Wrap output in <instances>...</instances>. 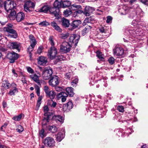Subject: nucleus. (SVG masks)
<instances>
[{
  "label": "nucleus",
  "mask_w": 148,
  "mask_h": 148,
  "mask_svg": "<svg viewBox=\"0 0 148 148\" xmlns=\"http://www.w3.org/2000/svg\"><path fill=\"white\" fill-rule=\"evenodd\" d=\"M78 79L77 78H75L71 82V85L73 86H75L76 84L78 82Z\"/></svg>",
  "instance_id": "obj_59"
},
{
  "label": "nucleus",
  "mask_w": 148,
  "mask_h": 148,
  "mask_svg": "<svg viewBox=\"0 0 148 148\" xmlns=\"http://www.w3.org/2000/svg\"><path fill=\"white\" fill-rule=\"evenodd\" d=\"M7 57L10 60V63H13L15 62V60L18 59V57L17 54L14 52H12L8 53Z\"/></svg>",
  "instance_id": "obj_11"
},
{
  "label": "nucleus",
  "mask_w": 148,
  "mask_h": 148,
  "mask_svg": "<svg viewBox=\"0 0 148 148\" xmlns=\"http://www.w3.org/2000/svg\"><path fill=\"white\" fill-rule=\"evenodd\" d=\"M23 130V128L21 125H18L17 128L16 129V131L19 133L22 132Z\"/></svg>",
  "instance_id": "obj_51"
},
{
  "label": "nucleus",
  "mask_w": 148,
  "mask_h": 148,
  "mask_svg": "<svg viewBox=\"0 0 148 148\" xmlns=\"http://www.w3.org/2000/svg\"><path fill=\"white\" fill-rule=\"evenodd\" d=\"M16 85L14 83H12V89H10L8 94L10 95H14L18 92V88L16 87Z\"/></svg>",
  "instance_id": "obj_15"
},
{
  "label": "nucleus",
  "mask_w": 148,
  "mask_h": 148,
  "mask_svg": "<svg viewBox=\"0 0 148 148\" xmlns=\"http://www.w3.org/2000/svg\"><path fill=\"white\" fill-rule=\"evenodd\" d=\"M92 28V26L90 25L86 26V27L82 31V35L83 36L85 35L87 33H88L90 30Z\"/></svg>",
  "instance_id": "obj_27"
},
{
  "label": "nucleus",
  "mask_w": 148,
  "mask_h": 148,
  "mask_svg": "<svg viewBox=\"0 0 148 148\" xmlns=\"http://www.w3.org/2000/svg\"><path fill=\"white\" fill-rule=\"evenodd\" d=\"M44 132L45 131L43 129H42L39 131V134L40 136L42 138H43L46 136V134Z\"/></svg>",
  "instance_id": "obj_48"
},
{
  "label": "nucleus",
  "mask_w": 148,
  "mask_h": 148,
  "mask_svg": "<svg viewBox=\"0 0 148 148\" xmlns=\"http://www.w3.org/2000/svg\"><path fill=\"white\" fill-rule=\"evenodd\" d=\"M66 91L69 96L73 97L74 95L73 88L71 87H69L66 88Z\"/></svg>",
  "instance_id": "obj_33"
},
{
  "label": "nucleus",
  "mask_w": 148,
  "mask_h": 148,
  "mask_svg": "<svg viewBox=\"0 0 148 148\" xmlns=\"http://www.w3.org/2000/svg\"><path fill=\"white\" fill-rule=\"evenodd\" d=\"M64 134L62 132H59L56 136V140L59 142H60L64 138Z\"/></svg>",
  "instance_id": "obj_30"
},
{
  "label": "nucleus",
  "mask_w": 148,
  "mask_h": 148,
  "mask_svg": "<svg viewBox=\"0 0 148 148\" xmlns=\"http://www.w3.org/2000/svg\"><path fill=\"white\" fill-rule=\"evenodd\" d=\"M42 96L39 97L38 98V100H37V103L36 104V110H38L39 108V107L40 104H41V101L42 99Z\"/></svg>",
  "instance_id": "obj_42"
},
{
  "label": "nucleus",
  "mask_w": 148,
  "mask_h": 148,
  "mask_svg": "<svg viewBox=\"0 0 148 148\" xmlns=\"http://www.w3.org/2000/svg\"><path fill=\"white\" fill-rule=\"evenodd\" d=\"M71 47L68 42H63L60 45V50L62 53H66L70 51Z\"/></svg>",
  "instance_id": "obj_6"
},
{
  "label": "nucleus",
  "mask_w": 148,
  "mask_h": 148,
  "mask_svg": "<svg viewBox=\"0 0 148 148\" xmlns=\"http://www.w3.org/2000/svg\"><path fill=\"white\" fill-rule=\"evenodd\" d=\"M112 20V18L111 16H108L107 17L106 22L107 23H110L111 22Z\"/></svg>",
  "instance_id": "obj_63"
},
{
  "label": "nucleus",
  "mask_w": 148,
  "mask_h": 148,
  "mask_svg": "<svg viewBox=\"0 0 148 148\" xmlns=\"http://www.w3.org/2000/svg\"><path fill=\"white\" fill-rule=\"evenodd\" d=\"M35 6L34 3L30 1L25 2L24 4V8L25 11L26 12H29L31 11V9Z\"/></svg>",
  "instance_id": "obj_10"
},
{
  "label": "nucleus",
  "mask_w": 148,
  "mask_h": 148,
  "mask_svg": "<svg viewBox=\"0 0 148 148\" xmlns=\"http://www.w3.org/2000/svg\"><path fill=\"white\" fill-rule=\"evenodd\" d=\"M43 142L45 146L49 147L53 146L55 143L53 138L51 137H47L44 139Z\"/></svg>",
  "instance_id": "obj_5"
},
{
  "label": "nucleus",
  "mask_w": 148,
  "mask_h": 148,
  "mask_svg": "<svg viewBox=\"0 0 148 148\" xmlns=\"http://www.w3.org/2000/svg\"><path fill=\"white\" fill-rule=\"evenodd\" d=\"M71 2L69 1H62V7L66 8L69 7L70 5Z\"/></svg>",
  "instance_id": "obj_34"
},
{
  "label": "nucleus",
  "mask_w": 148,
  "mask_h": 148,
  "mask_svg": "<svg viewBox=\"0 0 148 148\" xmlns=\"http://www.w3.org/2000/svg\"><path fill=\"white\" fill-rule=\"evenodd\" d=\"M27 72L31 74H33L34 73V70L29 66H27L26 67Z\"/></svg>",
  "instance_id": "obj_53"
},
{
  "label": "nucleus",
  "mask_w": 148,
  "mask_h": 148,
  "mask_svg": "<svg viewBox=\"0 0 148 148\" xmlns=\"http://www.w3.org/2000/svg\"><path fill=\"white\" fill-rule=\"evenodd\" d=\"M62 25L65 27H68L69 25V21L63 18L62 19Z\"/></svg>",
  "instance_id": "obj_31"
},
{
  "label": "nucleus",
  "mask_w": 148,
  "mask_h": 148,
  "mask_svg": "<svg viewBox=\"0 0 148 148\" xmlns=\"http://www.w3.org/2000/svg\"><path fill=\"white\" fill-rule=\"evenodd\" d=\"M22 117V114H20L18 116H14L12 118V119L15 121H20Z\"/></svg>",
  "instance_id": "obj_49"
},
{
  "label": "nucleus",
  "mask_w": 148,
  "mask_h": 148,
  "mask_svg": "<svg viewBox=\"0 0 148 148\" xmlns=\"http://www.w3.org/2000/svg\"><path fill=\"white\" fill-rule=\"evenodd\" d=\"M52 73V69L49 67L47 68L43 71L42 77L44 79L47 80L50 77Z\"/></svg>",
  "instance_id": "obj_9"
},
{
  "label": "nucleus",
  "mask_w": 148,
  "mask_h": 148,
  "mask_svg": "<svg viewBox=\"0 0 148 148\" xmlns=\"http://www.w3.org/2000/svg\"><path fill=\"white\" fill-rule=\"evenodd\" d=\"M90 18L87 17L84 20V22L82 23L83 25L84 26L86 25V23H90Z\"/></svg>",
  "instance_id": "obj_52"
},
{
  "label": "nucleus",
  "mask_w": 148,
  "mask_h": 148,
  "mask_svg": "<svg viewBox=\"0 0 148 148\" xmlns=\"http://www.w3.org/2000/svg\"><path fill=\"white\" fill-rule=\"evenodd\" d=\"M10 34H12L8 35V36L9 37L14 38H16L17 37V34L15 31L12 32Z\"/></svg>",
  "instance_id": "obj_44"
},
{
  "label": "nucleus",
  "mask_w": 148,
  "mask_h": 148,
  "mask_svg": "<svg viewBox=\"0 0 148 148\" xmlns=\"http://www.w3.org/2000/svg\"><path fill=\"white\" fill-rule=\"evenodd\" d=\"M44 90L47 97L51 99L54 98L56 94L54 91L50 90L49 87L47 86H44Z\"/></svg>",
  "instance_id": "obj_8"
},
{
  "label": "nucleus",
  "mask_w": 148,
  "mask_h": 148,
  "mask_svg": "<svg viewBox=\"0 0 148 148\" xmlns=\"http://www.w3.org/2000/svg\"><path fill=\"white\" fill-rule=\"evenodd\" d=\"M2 86L5 88L8 89L12 86V84L9 83L7 80H5L3 82Z\"/></svg>",
  "instance_id": "obj_32"
},
{
  "label": "nucleus",
  "mask_w": 148,
  "mask_h": 148,
  "mask_svg": "<svg viewBox=\"0 0 148 148\" xmlns=\"http://www.w3.org/2000/svg\"><path fill=\"white\" fill-rule=\"evenodd\" d=\"M34 47L32 45H30L29 46L28 49V52L29 53V54H30V56H31V52L32 51L34 48Z\"/></svg>",
  "instance_id": "obj_56"
},
{
  "label": "nucleus",
  "mask_w": 148,
  "mask_h": 148,
  "mask_svg": "<svg viewBox=\"0 0 148 148\" xmlns=\"http://www.w3.org/2000/svg\"><path fill=\"white\" fill-rule=\"evenodd\" d=\"M97 55L98 58L101 60H103L104 59V56L100 51H97Z\"/></svg>",
  "instance_id": "obj_40"
},
{
  "label": "nucleus",
  "mask_w": 148,
  "mask_h": 148,
  "mask_svg": "<svg viewBox=\"0 0 148 148\" xmlns=\"http://www.w3.org/2000/svg\"><path fill=\"white\" fill-rule=\"evenodd\" d=\"M49 130L51 132L54 133L57 131V129L56 126L53 125L49 126Z\"/></svg>",
  "instance_id": "obj_39"
},
{
  "label": "nucleus",
  "mask_w": 148,
  "mask_h": 148,
  "mask_svg": "<svg viewBox=\"0 0 148 148\" xmlns=\"http://www.w3.org/2000/svg\"><path fill=\"white\" fill-rule=\"evenodd\" d=\"M79 38L80 36L79 35L75 34H72L70 37L68 43L71 47L76 46L79 40Z\"/></svg>",
  "instance_id": "obj_2"
},
{
  "label": "nucleus",
  "mask_w": 148,
  "mask_h": 148,
  "mask_svg": "<svg viewBox=\"0 0 148 148\" xmlns=\"http://www.w3.org/2000/svg\"><path fill=\"white\" fill-rule=\"evenodd\" d=\"M57 54L56 48L54 47H51L48 50L47 56L50 59L53 60L56 58Z\"/></svg>",
  "instance_id": "obj_7"
},
{
  "label": "nucleus",
  "mask_w": 148,
  "mask_h": 148,
  "mask_svg": "<svg viewBox=\"0 0 148 148\" xmlns=\"http://www.w3.org/2000/svg\"><path fill=\"white\" fill-rule=\"evenodd\" d=\"M53 6L58 9L61 7H62V0H56L54 3Z\"/></svg>",
  "instance_id": "obj_28"
},
{
  "label": "nucleus",
  "mask_w": 148,
  "mask_h": 148,
  "mask_svg": "<svg viewBox=\"0 0 148 148\" xmlns=\"http://www.w3.org/2000/svg\"><path fill=\"white\" fill-rule=\"evenodd\" d=\"M43 47L42 46H40L38 49L37 53L39 54H40L42 52Z\"/></svg>",
  "instance_id": "obj_64"
},
{
  "label": "nucleus",
  "mask_w": 148,
  "mask_h": 148,
  "mask_svg": "<svg viewBox=\"0 0 148 148\" xmlns=\"http://www.w3.org/2000/svg\"><path fill=\"white\" fill-rule=\"evenodd\" d=\"M124 1L125 2L131 4L136 3L137 2V0H124Z\"/></svg>",
  "instance_id": "obj_57"
},
{
  "label": "nucleus",
  "mask_w": 148,
  "mask_h": 148,
  "mask_svg": "<svg viewBox=\"0 0 148 148\" xmlns=\"http://www.w3.org/2000/svg\"><path fill=\"white\" fill-rule=\"evenodd\" d=\"M11 12L9 15V17L10 19L11 20H13L15 19L16 18V16L15 15L16 14V12L15 10L13 11L10 12Z\"/></svg>",
  "instance_id": "obj_36"
},
{
  "label": "nucleus",
  "mask_w": 148,
  "mask_h": 148,
  "mask_svg": "<svg viewBox=\"0 0 148 148\" xmlns=\"http://www.w3.org/2000/svg\"><path fill=\"white\" fill-rule=\"evenodd\" d=\"M51 117H52L51 115H50L47 116H45L44 117L42 123V126L44 127L47 125V123L49 122Z\"/></svg>",
  "instance_id": "obj_22"
},
{
  "label": "nucleus",
  "mask_w": 148,
  "mask_h": 148,
  "mask_svg": "<svg viewBox=\"0 0 148 148\" xmlns=\"http://www.w3.org/2000/svg\"><path fill=\"white\" fill-rule=\"evenodd\" d=\"M38 60V63L40 65L44 66L47 62V58L43 56L39 57Z\"/></svg>",
  "instance_id": "obj_20"
},
{
  "label": "nucleus",
  "mask_w": 148,
  "mask_h": 148,
  "mask_svg": "<svg viewBox=\"0 0 148 148\" xmlns=\"http://www.w3.org/2000/svg\"><path fill=\"white\" fill-rule=\"evenodd\" d=\"M49 10L50 13L54 15L55 16H58L59 15V9L53 7L50 8Z\"/></svg>",
  "instance_id": "obj_18"
},
{
  "label": "nucleus",
  "mask_w": 148,
  "mask_h": 148,
  "mask_svg": "<svg viewBox=\"0 0 148 148\" xmlns=\"http://www.w3.org/2000/svg\"><path fill=\"white\" fill-rule=\"evenodd\" d=\"M51 25L55 29L58 31L61 32L62 31V29L55 22L53 21L51 23Z\"/></svg>",
  "instance_id": "obj_29"
},
{
  "label": "nucleus",
  "mask_w": 148,
  "mask_h": 148,
  "mask_svg": "<svg viewBox=\"0 0 148 148\" xmlns=\"http://www.w3.org/2000/svg\"><path fill=\"white\" fill-rule=\"evenodd\" d=\"M49 7L47 6H44L42 7L40 10V12L46 13L49 10Z\"/></svg>",
  "instance_id": "obj_38"
},
{
  "label": "nucleus",
  "mask_w": 148,
  "mask_h": 148,
  "mask_svg": "<svg viewBox=\"0 0 148 148\" xmlns=\"http://www.w3.org/2000/svg\"><path fill=\"white\" fill-rule=\"evenodd\" d=\"M108 61L110 64H112L114 62V59L113 57H111L108 59Z\"/></svg>",
  "instance_id": "obj_60"
},
{
  "label": "nucleus",
  "mask_w": 148,
  "mask_h": 148,
  "mask_svg": "<svg viewBox=\"0 0 148 148\" xmlns=\"http://www.w3.org/2000/svg\"><path fill=\"white\" fill-rule=\"evenodd\" d=\"M81 6L79 5H76V4H73L71 6V10H75L81 8Z\"/></svg>",
  "instance_id": "obj_35"
},
{
  "label": "nucleus",
  "mask_w": 148,
  "mask_h": 148,
  "mask_svg": "<svg viewBox=\"0 0 148 148\" xmlns=\"http://www.w3.org/2000/svg\"><path fill=\"white\" fill-rule=\"evenodd\" d=\"M133 132V130L130 127L128 128L127 127V129L125 130L123 132L122 136H128L129 134H130Z\"/></svg>",
  "instance_id": "obj_25"
},
{
  "label": "nucleus",
  "mask_w": 148,
  "mask_h": 148,
  "mask_svg": "<svg viewBox=\"0 0 148 148\" xmlns=\"http://www.w3.org/2000/svg\"><path fill=\"white\" fill-rule=\"evenodd\" d=\"M113 53L114 56L118 57H122L124 55V51L123 48L119 45H116L113 49Z\"/></svg>",
  "instance_id": "obj_4"
},
{
  "label": "nucleus",
  "mask_w": 148,
  "mask_h": 148,
  "mask_svg": "<svg viewBox=\"0 0 148 148\" xmlns=\"http://www.w3.org/2000/svg\"><path fill=\"white\" fill-rule=\"evenodd\" d=\"M41 27H45L50 25V24L48 22L46 21H42L38 24Z\"/></svg>",
  "instance_id": "obj_43"
},
{
  "label": "nucleus",
  "mask_w": 148,
  "mask_h": 148,
  "mask_svg": "<svg viewBox=\"0 0 148 148\" xmlns=\"http://www.w3.org/2000/svg\"><path fill=\"white\" fill-rule=\"evenodd\" d=\"M56 62H58L60 61H61L64 60L63 59V56L62 55H60L56 59Z\"/></svg>",
  "instance_id": "obj_62"
},
{
  "label": "nucleus",
  "mask_w": 148,
  "mask_h": 148,
  "mask_svg": "<svg viewBox=\"0 0 148 148\" xmlns=\"http://www.w3.org/2000/svg\"><path fill=\"white\" fill-rule=\"evenodd\" d=\"M35 88L38 96V97H40V89L39 86H38L36 85L35 86Z\"/></svg>",
  "instance_id": "obj_54"
},
{
  "label": "nucleus",
  "mask_w": 148,
  "mask_h": 148,
  "mask_svg": "<svg viewBox=\"0 0 148 148\" xmlns=\"http://www.w3.org/2000/svg\"><path fill=\"white\" fill-rule=\"evenodd\" d=\"M29 77L39 85L40 86L42 83H44L45 82L44 80L42 79L40 80L39 79V76H38L36 74L30 75Z\"/></svg>",
  "instance_id": "obj_14"
},
{
  "label": "nucleus",
  "mask_w": 148,
  "mask_h": 148,
  "mask_svg": "<svg viewBox=\"0 0 148 148\" xmlns=\"http://www.w3.org/2000/svg\"><path fill=\"white\" fill-rule=\"evenodd\" d=\"M69 36V34L68 33L62 34L60 35V37L63 39H66Z\"/></svg>",
  "instance_id": "obj_47"
},
{
  "label": "nucleus",
  "mask_w": 148,
  "mask_h": 148,
  "mask_svg": "<svg viewBox=\"0 0 148 148\" xmlns=\"http://www.w3.org/2000/svg\"><path fill=\"white\" fill-rule=\"evenodd\" d=\"M82 23L80 20H77L73 21L71 23L70 27H71V29H70L71 30L77 28L78 26Z\"/></svg>",
  "instance_id": "obj_17"
},
{
  "label": "nucleus",
  "mask_w": 148,
  "mask_h": 148,
  "mask_svg": "<svg viewBox=\"0 0 148 148\" xmlns=\"http://www.w3.org/2000/svg\"><path fill=\"white\" fill-rule=\"evenodd\" d=\"M43 110L45 113L44 115L45 116H47L48 115H51L48 112L49 111V108L47 106H45L43 108Z\"/></svg>",
  "instance_id": "obj_41"
},
{
  "label": "nucleus",
  "mask_w": 148,
  "mask_h": 148,
  "mask_svg": "<svg viewBox=\"0 0 148 148\" xmlns=\"http://www.w3.org/2000/svg\"><path fill=\"white\" fill-rule=\"evenodd\" d=\"M10 48L12 49H18L20 47V44L17 42H12L10 44Z\"/></svg>",
  "instance_id": "obj_26"
},
{
  "label": "nucleus",
  "mask_w": 148,
  "mask_h": 148,
  "mask_svg": "<svg viewBox=\"0 0 148 148\" xmlns=\"http://www.w3.org/2000/svg\"><path fill=\"white\" fill-rule=\"evenodd\" d=\"M117 110L120 112H123L124 111V108L122 106H119L117 107Z\"/></svg>",
  "instance_id": "obj_58"
},
{
  "label": "nucleus",
  "mask_w": 148,
  "mask_h": 148,
  "mask_svg": "<svg viewBox=\"0 0 148 148\" xmlns=\"http://www.w3.org/2000/svg\"><path fill=\"white\" fill-rule=\"evenodd\" d=\"M130 10V8L126 5H124L122 7V9H119V12H121V14L122 15L128 13Z\"/></svg>",
  "instance_id": "obj_19"
},
{
  "label": "nucleus",
  "mask_w": 148,
  "mask_h": 148,
  "mask_svg": "<svg viewBox=\"0 0 148 148\" xmlns=\"http://www.w3.org/2000/svg\"><path fill=\"white\" fill-rule=\"evenodd\" d=\"M59 83V78L57 76L51 78L49 81V85L53 87L57 86Z\"/></svg>",
  "instance_id": "obj_13"
},
{
  "label": "nucleus",
  "mask_w": 148,
  "mask_h": 148,
  "mask_svg": "<svg viewBox=\"0 0 148 148\" xmlns=\"http://www.w3.org/2000/svg\"><path fill=\"white\" fill-rule=\"evenodd\" d=\"M49 40L51 45L52 46L51 47H54V42L53 40L52 37H50L49 38Z\"/></svg>",
  "instance_id": "obj_61"
},
{
  "label": "nucleus",
  "mask_w": 148,
  "mask_h": 148,
  "mask_svg": "<svg viewBox=\"0 0 148 148\" xmlns=\"http://www.w3.org/2000/svg\"><path fill=\"white\" fill-rule=\"evenodd\" d=\"M4 7L7 11L8 12L10 10L11 11L15 7L14 5V2L10 0L5 1Z\"/></svg>",
  "instance_id": "obj_12"
},
{
  "label": "nucleus",
  "mask_w": 148,
  "mask_h": 148,
  "mask_svg": "<svg viewBox=\"0 0 148 148\" xmlns=\"http://www.w3.org/2000/svg\"><path fill=\"white\" fill-rule=\"evenodd\" d=\"M25 17L24 13L22 12L18 13L16 16V19L17 21L19 22L24 20Z\"/></svg>",
  "instance_id": "obj_21"
},
{
  "label": "nucleus",
  "mask_w": 148,
  "mask_h": 148,
  "mask_svg": "<svg viewBox=\"0 0 148 148\" xmlns=\"http://www.w3.org/2000/svg\"><path fill=\"white\" fill-rule=\"evenodd\" d=\"M12 25L11 24H9L7 25L6 27H4L3 30L5 32L10 33L15 31L12 29Z\"/></svg>",
  "instance_id": "obj_24"
},
{
  "label": "nucleus",
  "mask_w": 148,
  "mask_h": 148,
  "mask_svg": "<svg viewBox=\"0 0 148 148\" xmlns=\"http://www.w3.org/2000/svg\"><path fill=\"white\" fill-rule=\"evenodd\" d=\"M132 8L134 9L135 11L130 14V17L132 18L136 19L138 22H140V18L143 16V14L142 10L137 4L134 5Z\"/></svg>",
  "instance_id": "obj_1"
},
{
  "label": "nucleus",
  "mask_w": 148,
  "mask_h": 148,
  "mask_svg": "<svg viewBox=\"0 0 148 148\" xmlns=\"http://www.w3.org/2000/svg\"><path fill=\"white\" fill-rule=\"evenodd\" d=\"M72 13V11L70 9L68 10H65L64 12V14L65 17H68Z\"/></svg>",
  "instance_id": "obj_45"
},
{
  "label": "nucleus",
  "mask_w": 148,
  "mask_h": 148,
  "mask_svg": "<svg viewBox=\"0 0 148 148\" xmlns=\"http://www.w3.org/2000/svg\"><path fill=\"white\" fill-rule=\"evenodd\" d=\"M128 32L129 33L128 35L129 36V40L132 41L136 40V36H138L139 34L140 31L138 30H136L134 31L133 29H129L128 30Z\"/></svg>",
  "instance_id": "obj_3"
},
{
  "label": "nucleus",
  "mask_w": 148,
  "mask_h": 148,
  "mask_svg": "<svg viewBox=\"0 0 148 148\" xmlns=\"http://www.w3.org/2000/svg\"><path fill=\"white\" fill-rule=\"evenodd\" d=\"M8 125V123H5L4 124L1 126L0 128V130L1 131H2L3 132H5V129L6 128L7 126Z\"/></svg>",
  "instance_id": "obj_55"
},
{
  "label": "nucleus",
  "mask_w": 148,
  "mask_h": 148,
  "mask_svg": "<svg viewBox=\"0 0 148 148\" xmlns=\"http://www.w3.org/2000/svg\"><path fill=\"white\" fill-rule=\"evenodd\" d=\"M64 107L66 108L68 110H70L73 108V103L71 101H69L65 105Z\"/></svg>",
  "instance_id": "obj_37"
},
{
  "label": "nucleus",
  "mask_w": 148,
  "mask_h": 148,
  "mask_svg": "<svg viewBox=\"0 0 148 148\" xmlns=\"http://www.w3.org/2000/svg\"><path fill=\"white\" fill-rule=\"evenodd\" d=\"M53 119L55 120V121L58 122L59 121L61 123L64 122V118L62 116L59 115H54L53 116H52Z\"/></svg>",
  "instance_id": "obj_23"
},
{
  "label": "nucleus",
  "mask_w": 148,
  "mask_h": 148,
  "mask_svg": "<svg viewBox=\"0 0 148 148\" xmlns=\"http://www.w3.org/2000/svg\"><path fill=\"white\" fill-rule=\"evenodd\" d=\"M68 94L63 92H60L57 95V97L59 99L60 98H62L63 96H67Z\"/></svg>",
  "instance_id": "obj_46"
},
{
  "label": "nucleus",
  "mask_w": 148,
  "mask_h": 148,
  "mask_svg": "<svg viewBox=\"0 0 148 148\" xmlns=\"http://www.w3.org/2000/svg\"><path fill=\"white\" fill-rule=\"evenodd\" d=\"M106 82V81L104 80L103 79H102L99 81V83H100L101 85H103L105 87H106L108 85Z\"/></svg>",
  "instance_id": "obj_50"
},
{
  "label": "nucleus",
  "mask_w": 148,
  "mask_h": 148,
  "mask_svg": "<svg viewBox=\"0 0 148 148\" xmlns=\"http://www.w3.org/2000/svg\"><path fill=\"white\" fill-rule=\"evenodd\" d=\"M94 10L95 9L93 8L87 6L85 8L84 14L86 16H89Z\"/></svg>",
  "instance_id": "obj_16"
}]
</instances>
